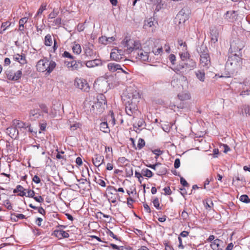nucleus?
<instances>
[{
	"label": "nucleus",
	"instance_id": "f257e3e1",
	"mask_svg": "<svg viewBox=\"0 0 250 250\" xmlns=\"http://www.w3.org/2000/svg\"><path fill=\"white\" fill-rule=\"evenodd\" d=\"M242 64V59L238 54H230L226 63L225 70L227 73L224 77H230L236 74L241 69Z\"/></svg>",
	"mask_w": 250,
	"mask_h": 250
},
{
	"label": "nucleus",
	"instance_id": "f03ea898",
	"mask_svg": "<svg viewBox=\"0 0 250 250\" xmlns=\"http://www.w3.org/2000/svg\"><path fill=\"white\" fill-rule=\"evenodd\" d=\"M56 63L53 61H49L47 58L39 60L36 65V69L38 72H46L50 74L56 66Z\"/></svg>",
	"mask_w": 250,
	"mask_h": 250
},
{
	"label": "nucleus",
	"instance_id": "7ed1b4c3",
	"mask_svg": "<svg viewBox=\"0 0 250 250\" xmlns=\"http://www.w3.org/2000/svg\"><path fill=\"white\" fill-rule=\"evenodd\" d=\"M106 104V98L103 94H99L97 96V101L94 102L90 108L91 112L96 114H101L104 110Z\"/></svg>",
	"mask_w": 250,
	"mask_h": 250
},
{
	"label": "nucleus",
	"instance_id": "20e7f679",
	"mask_svg": "<svg viewBox=\"0 0 250 250\" xmlns=\"http://www.w3.org/2000/svg\"><path fill=\"white\" fill-rule=\"evenodd\" d=\"M14 193L17 194L20 196H26L33 197L37 202L42 203L43 201V198L41 196H34L35 192L33 190L29 188H14L13 190Z\"/></svg>",
	"mask_w": 250,
	"mask_h": 250
},
{
	"label": "nucleus",
	"instance_id": "39448f33",
	"mask_svg": "<svg viewBox=\"0 0 250 250\" xmlns=\"http://www.w3.org/2000/svg\"><path fill=\"white\" fill-rule=\"evenodd\" d=\"M123 44L126 48V51L128 53H133L134 51L139 49L141 46V44L139 41L128 39L127 37H125L124 39Z\"/></svg>",
	"mask_w": 250,
	"mask_h": 250
},
{
	"label": "nucleus",
	"instance_id": "423d86ee",
	"mask_svg": "<svg viewBox=\"0 0 250 250\" xmlns=\"http://www.w3.org/2000/svg\"><path fill=\"white\" fill-rule=\"evenodd\" d=\"M126 93L124 97V101L125 102H132L135 103H138L140 98V96L139 92L134 87H128L126 90Z\"/></svg>",
	"mask_w": 250,
	"mask_h": 250
},
{
	"label": "nucleus",
	"instance_id": "0eeeda50",
	"mask_svg": "<svg viewBox=\"0 0 250 250\" xmlns=\"http://www.w3.org/2000/svg\"><path fill=\"white\" fill-rule=\"evenodd\" d=\"M65 64L67 67L71 71H77L83 68L84 65V62L81 60H74L70 62H65Z\"/></svg>",
	"mask_w": 250,
	"mask_h": 250
},
{
	"label": "nucleus",
	"instance_id": "6e6552de",
	"mask_svg": "<svg viewBox=\"0 0 250 250\" xmlns=\"http://www.w3.org/2000/svg\"><path fill=\"white\" fill-rule=\"evenodd\" d=\"M75 86L84 92H88L90 87L86 80L81 78H76L74 81Z\"/></svg>",
	"mask_w": 250,
	"mask_h": 250
},
{
	"label": "nucleus",
	"instance_id": "1a4fd4ad",
	"mask_svg": "<svg viewBox=\"0 0 250 250\" xmlns=\"http://www.w3.org/2000/svg\"><path fill=\"white\" fill-rule=\"evenodd\" d=\"M200 65L204 69H208L211 65L210 58L207 52H204L200 54Z\"/></svg>",
	"mask_w": 250,
	"mask_h": 250
},
{
	"label": "nucleus",
	"instance_id": "9d476101",
	"mask_svg": "<svg viewBox=\"0 0 250 250\" xmlns=\"http://www.w3.org/2000/svg\"><path fill=\"white\" fill-rule=\"evenodd\" d=\"M149 52L145 51L143 49H137L133 52V56L136 59L142 62H149Z\"/></svg>",
	"mask_w": 250,
	"mask_h": 250
},
{
	"label": "nucleus",
	"instance_id": "9b49d317",
	"mask_svg": "<svg viewBox=\"0 0 250 250\" xmlns=\"http://www.w3.org/2000/svg\"><path fill=\"white\" fill-rule=\"evenodd\" d=\"M244 47V44L243 42L239 40H234L230 42V47L229 48V52L232 54H237L240 50H241Z\"/></svg>",
	"mask_w": 250,
	"mask_h": 250
},
{
	"label": "nucleus",
	"instance_id": "f8f14e48",
	"mask_svg": "<svg viewBox=\"0 0 250 250\" xmlns=\"http://www.w3.org/2000/svg\"><path fill=\"white\" fill-rule=\"evenodd\" d=\"M105 194L109 202L112 203H116L119 198L116 188H107Z\"/></svg>",
	"mask_w": 250,
	"mask_h": 250
},
{
	"label": "nucleus",
	"instance_id": "ddd939ff",
	"mask_svg": "<svg viewBox=\"0 0 250 250\" xmlns=\"http://www.w3.org/2000/svg\"><path fill=\"white\" fill-rule=\"evenodd\" d=\"M189 18V15L186 13L185 10L182 9L176 15L175 18V22L178 23V25H183L187 20Z\"/></svg>",
	"mask_w": 250,
	"mask_h": 250
},
{
	"label": "nucleus",
	"instance_id": "4468645a",
	"mask_svg": "<svg viewBox=\"0 0 250 250\" xmlns=\"http://www.w3.org/2000/svg\"><path fill=\"white\" fill-rule=\"evenodd\" d=\"M7 78L11 81H17L21 78L22 75L21 70H18L16 72L12 69H7L5 71Z\"/></svg>",
	"mask_w": 250,
	"mask_h": 250
},
{
	"label": "nucleus",
	"instance_id": "2eb2a0df",
	"mask_svg": "<svg viewBox=\"0 0 250 250\" xmlns=\"http://www.w3.org/2000/svg\"><path fill=\"white\" fill-rule=\"evenodd\" d=\"M138 103H135L130 102H125V112L126 113L131 116H132L133 114L137 111V104Z\"/></svg>",
	"mask_w": 250,
	"mask_h": 250
},
{
	"label": "nucleus",
	"instance_id": "dca6fc26",
	"mask_svg": "<svg viewBox=\"0 0 250 250\" xmlns=\"http://www.w3.org/2000/svg\"><path fill=\"white\" fill-rule=\"evenodd\" d=\"M110 58L114 61H121L124 59V52L122 50L114 48L110 53Z\"/></svg>",
	"mask_w": 250,
	"mask_h": 250
},
{
	"label": "nucleus",
	"instance_id": "f3484780",
	"mask_svg": "<svg viewBox=\"0 0 250 250\" xmlns=\"http://www.w3.org/2000/svg\"><path fill=\"white\" fill-rule=\"evenodd\" d=\"M53 42H54L53 49V52H55L57 49L58 48V45L56 40L54 39L53 40L50 34H47L45 36L44 38V44L47 46H50L53 44Z\"/></svg>",
	"mask_w": 250,
	"mask_h": 250
},
{
	"label": "nucleus",
	"instance_id": "a211bd4d",
	"mask_svg": "<svg viewBox=\"0 0 250 250\" xmlns=\"http://www.w3.org/2000/svg\"><path fill=\"white\" fill-rule=\"evenodd\" d=\"M92 160L93 164L96 167H99L104 163V156L98 154H95Z\"/></svg>",
	"mask_w": 250,
	"mask_h": 250
},
{
	"label": "nucleus",
	"instance_id": "6ab92c4d",
	"mask_svg": "<svg viewBox=\"0 0 250 250\" xmlns=\"http://www.w3.org/2000/svg\"><path fill=\"white\" fill-rule=\"evenodd\" d=\"M6 133L12 138H17L19 135V131L17 129L16 127L12 126L7 128Z\"/></svg>",
	"mask_w": 250,
	"mask_h": 250
},
{
	"label": "nucleus",
	"instance_id": "aec40b11",
	"mask_svg": "<svg viewBox=\"0 0 250 250\" xmlns=\"http://www.w3.org/2000/svg\"><path fill=\"white\" fill-rule=\"evenodd\" d=\"M13 59L15 61L18 62L21 65H24L27 63L25 55L24 54H16L13 55Z\"/></svg>",
	"mask_w": 250,
	"mask_h": 250
},
{
	"label": "nucleus",
	"instance_id": "412c9836",
	"mask_svg": "<svg viewBox=\"0 0 250 250\" xmlns=\"http://www.w3.org/2000/svg\"><path fill=\"white\" fill-rule=\"evenodd\" d=\"M12 123L13 126L16 127L17 129H18V128L26 129V127L29 126L28 124H27L26 123H24L23 122H22V121H21L20 120H18L15 119V120H13Z\"/></svg>",
	"mask_w": 250,
	"mask_h": 250
},
{
	"label": "nucleus",
	"instance_id": "4be33fe9",
	"mask_svg": "<svg viewBox=\"0 0 250 250\" xmlns=\"http://www.w3.org/2000/svg\"><path fill=\"white\" fill-rule=\"evenodd\" d=\"M93 45L92 43L88 42L83 47L84 53L86 56L91 57L94 54L93 50Z\"/></svg>",
	"mask_w": 250,
	"mask_h": 250
},
{
	"label": "nucleus",
	"instance_id": "5701e85b",
	"mask_svg": "<svg viewBox=\"0 0 250 250\" xmlns=\"http://www.w3.org/2000/svg\"><path fill=\"white\" fill-rule=\"evenodd\" d=\"M84 65L88 68H92L102 65V62L100 60L95 59L86 62H84Z\"/></svg>",
	"mask_w": 250,
	"mask_h": 250
},
{
	"label": "nucleus",
	"instance_id": "b1692460",
	"mask_svg": "<svg viewBox=\"0 0 250 250\" xmlns=\"http://www.w3.org/2000/svg\"><path fill=\"white\" fill-rule=\"evenodd\" d=\"M107 68L111 72H114L118 70L122 69L120 64L114 62L109 63L107 64Z\"/></svg>",
	"mask_w": 250,
	"mask_h": 250
},
{
	"label": "nucleus",
	"instance_id": "393cba45",
	"mask_svg": "<svg viewBox=\"0 0 250 250\" xmlns=\"http://www.w3.org/2000/svg\"><path fill=\"white\" fill-rule=\"evenodd\" d=\"M222 242L221 240L217 238L211 242L210 246L213 250H223L222 249L220 248V243Z\"/></svg>",
	"mask_w": 250,
	"mask_h": 250
},
{
	"label": "nucleus",
	"instance_id": "a878e982",
	"mask_svg": "<svg viewBox=\"0 0 250 250\" xmlns=\"http://www.w3.org/2000/svg\"><path fill=\"white\" fill-rule=\"evenodd\" d=\"M196 78L201 82H205V73L204 69L197 70L194 72Z\"/></svg>",
	"mask_w": 250,
	"mask_h": 250
},
{
	"label": "nucleus",
	"instance_id": "bb28decb",
	"mask_svg": "<svg viewBox=\"0 0 250 250\" xmlns=\"http://www.w3.org/2000/svg\"><path fill=\"white\" fill-rule=\"evenodd\" d=\"M54 234L59 239L68 238L69 236L68 233L63 230H57L54 231Z\"/></svg>",
	"mask_w": 250,
	"mask_h": 250
},
{
	"label": "nucleus",
	"instance_id": "cd10ccee",
	"mask_svg": "<svg viewBox=\"0 0 250 250\" xmlns=\"http://www.w3.org/2000/svg\"><path fill=\"white\" fill-rule=\"evenodd\" d=\"M186 68L189 69L190 70H193L197 66L196 62L192 59H189L188 61L185 63Z\"/></svg>",
	"mask_w": 250,
	"mask_h": 250
},
{
	"label": "nucleus",
	"instance_id": "c85d7f7f",
	"mask_svg": "<svg viewBox=\"0 0 250 250\" xmlns=\"http://www.w3.org/2000/svg\"><path fill=\"white\" fill-rule=\"evenodd\" d=\"M179 99L181 101H184L189 100L191 98L190 94L188 92H183L179 93L178 95Z\"/></svg>",
	"mask_w": 250,
	"mask_h": 250
},
{
	"label": "nucleus",
	"instance_id": "c756f323",
	"mask_svg": "<svg viewBox=\"0 0 250 250\" xmlns=\"http://www.w3.org/2000/svg\"><path fill=\"white\" fill-rule=\"evenodd\" d=\"M100 129L101 131L104 133H109L110 132V129L108 127V124L106 122H102L100 124Z\"/></svg>",
	"mask_w": 250,
	"mask_h": 250
},
{
	"label": "nucleus",
	"instance_id": "7c9ffc66",
	"mask_svg": "<svg viewBox=\"0 0 250 250\" xmlns=\"http://www.w3.org/2000/svg\"><path fill=\"white\" fill-rule=\"evenodd\" d=\"M129 197L128 198L134 199L137 197V192L135 188H129L126 190Z\"/></svg>",
	"mask_w": 250,
	"mask_h": 250
},
{
	"label": "nucleus",
	"instance_id": "2f4dec72",
	"mask_svg": "<svg viewBox=\"0 0 250 250\" xmlns=\"http://www.w3.org/2000/svg\"><path fill=\"white\" fill-rule=\"evenodd\" d=\"M40 116L39 110L37 109H34L31 110L30 113V118L32 120H35L39 117Z\"/></svg>",
	"mask_w": 250,
	"mask_h": 250
},
{
	"label": "nucleus",
	"instance_id": "473e14b6",
	"mask_svg": "<svg viewBox=\"0 0 250 250\" xmlns=\"http://www.w3.org/2000/svg\"><path fill=\"white\" fill-rule=\"evenodd\" d=\"M72 50L74 53L79 55L82 52L81 45L79 44H74L72 47Z\"/></svg>",
	"mask_w": 250,
	"mask_h": 250
},
{
	"label": "nucleus",
	"instance_id": "72a5a7b5",
	"mask_svg": "<svg viewBox=\"0 0 250 250\" xmlns=\"http://www.w3.org/2000/svg\"><path fill=\"white\" fill-rule=\"evenodd\" d=\"M161 166V164L156 163L155 165H148L147 167L153 169L154 171H156V173L157 175H161L162 174L159 171H158V167Z\"/></svg>",
	"mask_w": 250,
	"mask_h": 250
},
{
	"label": "nucleus",
	"instance_id": "f704fd0d",
	"mask_svg": "<svg viewBox=\"0 0 250 250\" xmlns=\"http://www.w3.org/2000/svg\"><path fill=\"white\" fill-rule=\"evenodd\" d=\"M211 34V41L214 43L218 41V33L216 31H212Z\"/></svg>",
	"mask_w": 250,
	"mask_h": 250
},
{
	"label": "nucleus",
	"instance_id": "c9c22d12",
	"mask_svg": "<svg viewBox=\"0 0 250 250\" xmlns=\"http://www.w3.org/2000/svg\"><path fill=\"white\" fill-rule=\"evenodd\" d=\"M180 58L182 61H185L187 59H189L190 54L188 52L187 50L186 51H182V52L180 53Z\"/></svg>",
	"mask_w": 250,
	"mask_h": 250
},
{
	"label": "nucleus",
	"instance_id": "e433bc0d",
	"mask_svg": "<svg viewBox=\"0 0 250 250\" xmlns=\"http://www.w3.org/2000/svg\"><path fill=\"white\" fill-rule=\"evenodd\" d=\"M10 25L11 22L9 21L2 22L0 27L1 30L0 31V33L2 34L5 30L10 26Z\"/></svg>",
	"mask_w": 250,
	"mask_h": 250
},
{
	"label": "nucleus",
	"instance_id": "4c0bfd02",
	"mask_svg": "<svg viewBox=\"0 0 250 250\" xmlns=\"http://www.w3.org/2000/svg\"><path fill=\"white\" fill-rule=\"evenodd\" d=\"M46 7L47 3L43 2L42 3L41 5L40 6L39 9H38L37 12L36 16H38L41 15L43 11L46 9Z\"/></svg>",
	"mask_w": 250,
	"mask_h": 250
},
{
	"label": "nucleus",
	"instance_id": "58836bf2",
	"mask_svg": "<svg viewBox=\"0 0 250 250\" xmlns=\"http://www.w3.org/2000/svg\"><path fill=\"white\" fill-rule=\"evenodd\" d=\"M204 205L207 209H211L213 204L210 200L207 199L204 201Z\"/></svg>",
	"mask_w": 250,
	"mask_h": 250
},
{
	"label": "nucleus",
	"instance_id": "ea45409f",
	"mask_svg": "<svg viewBox=\"0 0 250 250\" xmlns=\"http://www.w3.org/2000/svg\"><path fill=\"white\" fill-rule=\"evenodd\" d=\"M142 174L143 176L147 177L148 178H150L153 176L152 171L147 168L142 169Z\"/></svg>",
	"mask_w": 250,
	"mask_h": 250
},
{
	"label": "nucleus",
	"instance_id": "a19ab883",
	"mask_svg": "<svg viewBox=\"0 0 250 250\" xmlns=\"http://www.w3.org/2000/svg\"><path fill=\"white\" fill-rule=\"evenodd\" d=\"M179 192L183 196L188 193V194H191L192 190L191 188H179Z\"/></svg>",
	"mask_w": 250,
	"mask_h": 250
},
{
	"label": "nucleus",
	"instance_id": "79ce46f5",
	"mask_svg": "<svg viewBox=\"0 0 250 250\" xmlns=\"http://www.w3.org/2000/svg\"><path fill=\"white\" fill-rule=\"evenodd\" d=\"M178 44L182 48V51H186L188 49L186 42H183L182 40H178Z\"/></svg>",
	"mask_w": 250,
	"mask_h": 250
},
{
	"label": "nucleus",
	"instance_id": "37998d69",
	"mask_svg": "<svg viewBox=\"0 0 250 250\" xmlns=\"http://www.w3.org/2000/svg\"><path fill=\"white\" fill-rule=\"evenodd\" d=\"M240 200L245 203H250V198H249L248 196L246 194L240 196L239 198Z\"/></svg>",
	"mask_w": 250,
	"mask_h": 250
},
{
	"label": "nucleus",
	"instance_id": "c03bdc74",
	"mask_svg": "<svg viewBox=\"0 0 250 250\" xmlns=\"http://www.w3.org/2000/svg\"><path fill=\"white\" fill-rule=\"evenodd\" d=\"M59 13L58 9H54L53 11L48 15V19H54L58 15Z\"/></svg>",
	"mask_w": 250,
	"mask_h": 250
},
{
	"label": "nucleus",
	"instance_id": "a18cd8bd",
	"mask_svg": "<svg viewBox=\"0 0 250 250\" xmlns=\"http://www.w3.org/2000/svg\"><path fill=\"white\" fill-rule=\"evenodd\" d=\"M145 141L143 139L140 138L138 142L137 147L139 149H141L145 146Z\"/></svg>",
	"mask_w": 250,
	"mask_h": 250
},
{
	"label": "nucleus",
	"instance_id": "49530a36",
	"mask_svg": "<svg viewBox=\"0 0 250 250\" xmlns=\"http://www.w3.org/2000/svg\"><path fill=\"white\" fill-rule=\"evenodd\" d=\"M56 151L58 152L57 154L56 155V158L57 159H64L65 160H66V157L62 155V154L64 153V151H59L58 149H56Z\"/></svg>",
	"mask_w": 250,
	"mask_h": 250
},
{
	"label": "nucleus",
	"instance_id": "de8ad7c7",
	"mask_svg": "<svg viewBox=\"0 0 250 250\" xmlns=\"http://www.w3.org/2000/svg\"><path fill=\"white\" fill-rule=\"evenodd\" d=\"M186 67V66L184 63L179 64L176 68L174 69V71L178 73L179 72L182 71L184 68Z\"/></svg>",
	"mask_w": 250,
	"mask_h": 250
},
{
	"label": "nucleus",
	"instance_id": "09e8293b",
	"mask_svg": "<svg viewBox=\"0 0 250 250\" xmlns=\"http://www.w3.org/2000/svg\"><path fill=\"white\" fill-rule=\"evenodd\" d=\"M135 176L136 178L138 179V180L140 182V183H142V181L144 180V177L143 176L142 174V171L141 173H140L139 172H137V171H135Z\"/></svg>",
	"mask_w": 250,
	"mask_h": 250
},
{
	"label": "nucleus",
	"instance_id": "8fccbe9b",
	"mask_svg": "<svg viewBox=\"0 0 250 250\" xmlns=\"http://www.w3.org/2000/svg\"><path fill=\"white\" fill-rule=\"evenodd\" d=\"M243 109L246 116L250 115V106L248 105H244L243 106Z\"/></svg>",
	"mask_w": 250,
	"mask_h": 250
},
{
	"label": "nucleus",
	"instance_id": "3c124183",
	"mask_svg": "<svg viewBox=\"0 0 250 250\" xmlns=\"http://www.w3.org/2000/svg\"><path fill=\"white\" fill-rule=\"evenodd\" d=\"M3 206L8 209L10 210L12 209V205L8 200H6L4 201H3Z\"/></svg>",
	"mask_w": 250,
	"mask_h": 250
},
{
	"label": "nucleus",
	"instance_id": "603ef678",
	"mask_svg": "<svg viewBox=\"0 0 250 250\" xmlns=\"http://www.w3.org/2000/svg\"><path fill=\"white\" fill-rule=\"evenodd\" d=\"M99 42L104 44H108V39L105 36H102L99 39Z\"/></svg>",
	"mask_w": 250,
	"mask_h": 250
},
{
	"label": "nucleus",
	"instance_id": "864d4df0",
	"mask_svg": "<svg viewBox=\"0 0 250 250\" xmlns=\"http://www.w3.org/2000/svg\"><path fill=\"white\" fill-rule=\"evenodd\" d=\"M145 124V122L144 120L142 119H140L138 122L136 124V125H134V127H137V126L139 127H141L143 126Z\"/></svg>",
	"mask_w": 250,
	"mask_h": 250
},
{
	"label": "nucleus",
	"instance_id": "5fc2aeb1",
	"mask_svg": "<svg viewBox=\"0 0 250 250\" xmlns=\"http://www.w3.org/2000/svg\"><path fill=\"white\" fill-rule=\"evenodd\" d=\"M154 19L152 18L148 19V20L147 21V23H146V25H147L149 27H152L153 25H154Z\"/></svg>",
	"mask_w": 250,
	"mask_h": 250
},
{
	"label": "nucleus",
	"instance_id": "6e6d98bb",
	"mask_svg": "<svg viewBox=\"0 0 250 250\" xmlns=\"http://www.w3.org/2000/svg\"><path fill=\"white\" fill-rule=\"evenodd\" d=\"M62 56L65 58H69L72 60H73L74 59V57L66 51L64 52V53L62 54Z\"/></svg>",
	"mask_w": 250,
	"mask_h": 250
},
{
	"label": "nucleus",
	"instance_id": "4d7b16f0",
	"mask_svg": "<svg viewBox=\"0 0 250 250\" xmlns=\"http://www.w3.org/2000/svg\"><path fill=\"white\" fill-rule=\"evenodd\" d=\"M13 215L14 216H16L18 220L19 219H23L25 217V215L22 214H16L13 213Z\"/></svg>",
	"mask_w": 250,
	"mask_h": 250
},
{
	"label": "nucleus",
	"instance_id": "13d9d810",
	"mask_svg": "<svg viewBox=\"0 0 250 250\" xmlns=\"http://www.w3.org/2000/svg\"><path fill=\"white\" fill-rule=\"evenodd\" d=\"M152 152L157 155V157L163 154V151H161L159 149H156L152 151Z\"/></svg>",
	"mask_w": 250,
	"mask_h": 250
},
{
	"label": "nucleus",
	"instance_id": "bf43d9fd",
	"mask_svg": "<svg viewBox=\"0 0 250 250\" xmlns=\"http://www.w3.org/2000/svg\"><path fill=\"white\" fill-rule=\"evenodd\" d=\"M40 107L43 112L45 113H48V109L47 106L45 104H41L40 105Z\"/></svg>",
	"mask_w": 250,
	"mask_h": 250
},
{
	"label": "nucleus",
	"instance_id": "052dcab7",
	"mask_svg": "<svg viewBox=\"0 0 250 250\" xmlns=\"http://www.w3.org/2000/svg\"><path fill=\"white\" fill-rule=\"evenodd\" d=\"M163 52V48L162 47L157 48L156 50H153V53L155 55H158Z\"/></svg>",
	"mask_w": 250,
	"mask_h": 250
},
{
	"label": "nucleus",
	"instance_id": "680f3d73",
	"mask_svg": "<svg viewBox=\"0 0 250 250\" xmlns=\"http://www.w3.org/2000/svg\"><path fill=\"white\" fill-rule=\"evenodd\" d=\"M27 21H28V18L24 17V18L21 19L19 20V23L21 24V25H24L25 23L27 22Z\"/></svg>",
	"mask_w": 250,
	"mask_h": 250
},
{
	"label": "nucleus",
	"instance_id": "e2e57ef3",
	"mask_svg": "<svg viewBox=\"0 0 250 250\" xmlns=\"http://www.w3.org/2000/svg\"><path fill=\"white\" fill-rule=\"evenodd\" d=\"M174 167L175 168H179L180 167V161L179 159L177 158V159H175V160L174 161Z\"/></svg>",
	"mask_w": 250,
	"mask_h": 250
},
{
	"label": "nucleus",
	"instance_id": "0e129e2a",
	"mask_svg": "<svg viewBox=\"0 0 250 250\" xmlns=\"http://www.w3.org/2000/svg\"><path fill=\"white\" fill-rule=\"evenodd\" d=\"M169 59L172 64H174L176 61V57L174 54H170L169 57Z\"/></svg>",
	"mask_w": 250,
	"mask_h": 250
},
{
	"label": "nucleus",
	"instance_id": "69168bd1",
	"mask_svg": "<svg viewBox=\"0 0 250 250\" xmlns=\"http://www.w3.org/2000/svg\"><path fill=\"white\" fill-rule=\"evenodd\" d=\"M180 182L181 184L184 187H188V183L187 182V181L183 177L180 178Z\"/></svg>",
	"mask_w": 250,
	"mask_h": 250
},
{
	"label": "nucleus",
	"instance_id": "338daca9",
	"mask_svg": "<svg viewBox=\"0 0 250 250\" xmlns=\"http://www.w3.org/2000/svg\"><path fill=\"white\" fill-rule=\"evenodd\" d=\"M107 234L109 236L112 237L113 239L117 240H118L117 236L114 234V233L111 230H108Z\"/></svg>",
	"mask_w": 250,
	"mask_h": 250
},
{
	"label": "nucleus",
	"instance_id": "774afa93",
	"mask_svg": "<svg viewBox=\"0 0 250 250\" xmlns=\"http://www.w3.org/2000/svg\"><path fill=\"white\" fill-rule=\"evenodd\" d=\"M250 94V90H246L244 91H242L240 94V96H244L246 95H249Z\"/></svg>",
	"mask_w": 250,
	"mask_h": 250
}]
</instances>
